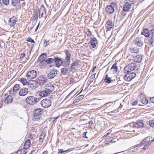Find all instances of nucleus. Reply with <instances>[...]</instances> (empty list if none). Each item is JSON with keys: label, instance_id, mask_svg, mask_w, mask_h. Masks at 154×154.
I'll use <instances>...</instances> for the list:
<instances>
[{"label": "nucleus", "instance_id": "f257e3e1", "mask_svg": "<svg viewBox=\"0 0 154 154\" xmlns=\"http://www.w3.org/2000/svg\"><path fill=\"white\" fill-rule=\"evenodd\" d=\"M54 57V63L56 67H59L60 66H62L65 67H69V63L68 62H65V60H63L62 59L57 57Z\"/></svg>", "mask_w": 154, "mask_h": 154}, {"label": "nucleus", "instance_id": "f03ea898", "mask_svg": "<svg viewBox=\"0 0 154 154\" xmlns=\"http://www.w3.org/2000/svg\"><path fill=\"white\" fill-rule=\"evenodd\" d=\"M138 69L135 63H132L126 66L124 68V72L126 74L133 72L134 70Z\"/></svg>", "mask_w": 154, "mask_h": 154}, {"label": "nucleus", "instance_id": "7ed1b4c3", "mask_svg": "<svg viewBox=\"0 0 154 154\" xmlns=\"http://www.w3.org/2000/svg\"><path fill=\"white\" fill-rule=\"evenodd\" d=\"M117 8V4L116 3L112 2L110 5L107 6L106 10L107 13L111 14L114 11V8Z\"/></svg>", "mask_w": 154, "mask_h": 154}, {"label": "nucleus", "instance_id": "20e7f679", "mask_svg": "<svg viewBox=\"0 0 154 154\" xmlns=\"http://www.w3.org/2000/svg\"><path fill=\"white\" fill-rule=\"evenodd\" d=\"M42 111L40 109H35L33 113V116L32 118L33 120L36 121L39 119L41 117V114Z\"/></svg>", "mask_w": 154, "mask_h": 154}, {"label": "nucleus", "instance_id": "39448f33", "mask_svg": "<svg viewBox=\"0 0 154 154\" xmlns=\"http://www.w3.org/2000/svg\"><path fill=\"white\" fill-rule=\"evenodd\" d=\"M135 3L134 1H129V2H126L123 6V10L124 11L127 12L129 11L131 8V6L133 5Z\"/></svg>", "mask_w": 154, "mask_h": 154}, {"label": "nucleus", "instance_id": "423d86ee", "mask_svg": "<svg viewBox=\"0 0 154 154\" xmlns=\"http://www.w3.org/2000/svg\"><path fill=\"white\" fill-rule=\"evenodd\" d=\"M136 76V73L133 71L126 74L124 75V78L125 80L127 81L130 82Z\"/></svg>", "mask_w": 154, "mask_h": 154}, {"label": "nucleus", "instance_id": "0eeeda50", "mask_svg": "<svg viewBox=\"0 0 154 154\" xmlns=\"http://www.w3.org/2000/svg\"><path fill=\"white\" fill-rule=\"evenodd\" d=\"M148 42L151 46L152 47L154 43V29H152L149 31Z\"/></svg>", "mask_w": 154, "mask_h": 154}, {"label": "nucleus", "instance_id": "6e6552de", "mask_svg": "<svg viewBox=\"0 0 154 154\" xmlns=\"http://www.w3.org/2000/svg\"><path fill=\"white\" fill-rule=\"evenodd\" d=\"M58 72L54 69H51L47 74L48 78L49 79H52L57 75Z\"/></svg>", "mask_w": 154, "mask_h": 154}, {"label": "nucleus", "instance_id": "1a4fd4ad", "mask_svg": "<svg viewBox=\"0 0 154 154\" xmlns=\"http://www.w3.org/2000/svg\"><path fill=\"white\" fill-rule=\"evenodd\" d=\"M37 75V72L32 70L28 72L26 74V76L27 79L29 80L35 79Z\"/></svg>", "mask_w": 154, "mask_h": 154}, {"label": "nucleus", "instance_id": "9d476101", "mask_svg": "<svg viewBox=\"0 0 154 154\" xmlns=\"http://www.w3.org/2000/svg\"><path fill=\"white\" fill-rule=\"evenodd\" d=\"M25 100L28 104L30 105H34L36 103L37 99L34 96H30L27 97Z\"/></svg>", "mask_w": 154, "mask_h": 154}, {"label": "nucleus", "instance_id": "9b49d317", "mask_svg": "<svg viewBox=\"0 0 154 154\" xmlns=\"http://www.w3.org/2000/svg\"><path fill=\"white\" fill-rule=\"evenodd\" d=\"M51 100L47 98L44 99L41 102V105L44 108L49 107L51 105Z\"/></svg>", "mask_w": 154, "mask_h": 154}, {"label": "nucleus", "instance_id": "f8f14e48", "mask_svg": "<svg viewBox=\"0 0 154 154\" xmlns=\"http://www.w3.org/2000/svg\"><path fill=\"white\" fill-rule=\"evenodd\" d=\"M44 88L48 93L50 94L51 92L54 89V86L50 83L45 84L44 86Z\"/></svg>", "mask_w": 154, "mask_h": 154}, {"label": "nucleus", "instance_id": "ddd939ff", "mask_svg": "<svg viewBox=\"0 0 154 154\" xmlns=\"http://www.w3.org/2000/svg\"><path fill=\"white\" fill-rule=\"evenodd\" d=\"M133 127L137 128H143L144 127V124L142 120H138L133 124Z\"/></svg>", "mask_w": 154, "mask_h": 154}, {"label": "nucleus", "instance_id": "4468645a", "mask_svg": "<svg viewBox=\"0 0 154 154\" xmlns=\"http://www.w3.org/2000/svg\"><path fill=\"white\" fill-rule=\"evenodd\" d=\"M134 42L135 45L139 47H142L143 44V42L141 39L139 37L136 38L134 40Z\"/></svg>", "mask_w": 154, "mask_h": 154}, {"label": "nucleus", "instance_id": "2eb2a0df", "mask_svg": "<svg viewBox=\"0 0 154 154\" xmlns=\"http://www.w3.org/2000/svg\"><path fill=\"white\" fill-rule=\"evenodd\" d=\"M46 56L47 54L46 53H44L42 54L39 57L38 59V62L45 63V59Z\"/></svg>", "mask_w": 154, "mask_h": 154}, {"label": "nucleus", "instance_id": "dca6fc26", "mask_svg": "<svg viewBox=\"0 0 154 154\" xmlns=\"http://www.w3.org/2000/svg\"><path fill=\"white\" fill-rule=\"evenodd\" d=\"M28 92V89L27 88H23L19 91V94L20 96H23L26 95Z\"/></svg>", "mask_w": 154, "mask_h": 154}, {"label": "nucleus", "instance_id": "f3484780", "mask_svg": "<svg viewBox=\"0 0 154 154\" xmlns=\"http://www.w3.org/2000/svg\"><path fill=\"white\" fill-rule=\"evenodd\" d=\"M38 83H39L40 85H42L46 82L47 79L46 77L42 75L38 78Z\"/></svg>", "mask_w": 154, "mask_h": 154}, {"label": "nucleus", "instance_id": "a211bd4d", "mask_svg": "<svg viewBox=\"0 0 154 154\" xmlns=\"http://www.w3.org/2000/svg\"><path fill=\"white\" fill-rule=\"evenodd\" d=\"M90 43L92 47L93 48H95L96 47L97 45H98V42L95 38H93L91 39Z\"/></svg>", "mask_w": 154, "mask_h": 154}, {"label": "nucleus", "instance_id": "6ab92c4d", "mask_svg": "<svg viewBox=\"0 0 154 154\" xmlns=\"http://www.w3.org/2000/svg\"><path fill=\"white\" fill-rule=\"evenodd\" d=\"M16 17L13 16L10 18L8 22V25L11 26H13L16 23Z\"/></svg>", "mask_w": 154, "mask_h": 154}, {"label": "nucleus", "instance_id": "aec40b11", "mask_svg": "<svg viewBox=\"0 0 154 154\" xmlns=\"http://www.w3.org/2000/svg\"><path fill=\"white\" fill-rule=\"evenodd\" d=\"M65 53L66 55V57H65V60L66 61H65V62H68L69 63V66L70 65V60H71L70 57L71 56V54L70 52L67 50H65Z\"/></svg>", "mask_w": 154, "mask_h": 154}, {"label": "nucleus", "instance_id": "412c9836", "mask_svg": "<svg viewBox=\"0 0 154 154\" xmlns=\"http://www.w3.org/2000/svg\"><path fill=\"white\" fill-rule=\"evenodd\" d=\"M132 60L134 62L139 63L142 60V56L141 55H137L133 57Z\"/></svg>", "mask_w": 154, "mask_h": 154}, {"label": "nucleus", "instance_id": "4be33fe9", "mask_svg": "<svg viewBox=\"0 0 154 154\" xmlns=\"http://www.w3.org/2000/svg\"><path fill=\"white\" fill-rule=\"evenodd\" d=\"M38 10L35 9L34 11L33 16L32 17L33 21H37L38 18Z\"/></svg>", "mask_w": 154, "mask_h": 154}, {"label": "nucleus", "instance_id": "5701e85b", "mask_svg": "<svg viewBox=\"0 0 154 154\" xmlns=\"http://www.w3.org/2000/svg\"><path fill=\"white\" fill-rule=\"evenodd\" d=\"M150 30L148 28H145L143 30L141 34L144 35L146 37H149V33Z\"/></svg>", "mask_w": 154, "mask_h": 154}, {"label": "nucleus", "instance_id": "b1692460", "mask_svg": "<svg viewBox=\"0 0 154 154\" xmlns=\"http://www.w3.org/2000/svg\"><path fill=\"white\" fill-rule=\"evenodd\" d=\"M112 22L110 21H107L106 24V31H110L112 28Z\"/></svg>", "mask_w": 154, "mask_h": 154}, {"label": "nucleus", "instance_id": "393cba45", "mask_svg": "<svg viewBox=\"0 0 154 154\" xmlns=\"http://www.w3.org/2000/svg\"><path fill=\"white\" fill-rule=\"evenodd\" d=\"M13 98L11 95L7 96L5 100V103L8 104L11 103L13 101Z\"/></svg>", "mask_w": 154, "mask_h": 154}, {"label": "nucleus", "instance_id": "a878e982", "mask_svg": "<svg viewBox=\"0 0 154 154\" xmlns=\"http://www.w3.org/2000/svg\"><path fill=\"white\" fill-rule=\"evenodd\" d=\"M12 5L15 7H18L20 5V0H11Z\"/></svg>", "mask_w": 154, "mask_h": 154}, {"label": "nucleus", "instance_id": "bb28decb", "mask_svg": "<svg viewBox=\"0 0 154 154\" xmlns=\"http://www.w3.org/2000/svg\"><path fill=\"white\" fill-rule=\"evenodd\" d=\"M66 67L63 68L61 69V75H65L68 73L69 70L70 69H68Z\"/></svg>", "mask_w": 154, "mask_h": 154}, {"label": "nucleus", "instance_id": "cd10ccee", "mask_svg": "<svg viewBox=\"0 0 154 154\" xmlns=\"http://www.w3.org/2000/svg\"><path fill=\"white\" fill-rule=\"evenodd\" d=\"M84 96L83 95H80L77 97L74 100L73 103L75 104L79 102L83 98Z\"/></svg>", "mask_w": 154, "mask_h": 154}, {"label": "nucleus", "instance_id": "c85d7f7f", "mask_svg": "<svg viewBox=\"0 0 154 154\" xmlns=\"http://www.w3.org/2000/svg\"><path fill=\"white\" fill-rule=\"evenodd\" d=\"M115 139L112 137L107 138L105 141V143L106 144H108L111 143H114L116 142Z\"/></svg>", "mask_w": 154, "mask_h": 154}, {"label": "nucleus", "instance_id": "c756f323", "mask_svg": "<svg viewBox=\"0 0 154 154\" xmlns=\"http://www.w3.org/2000/svg\"><path fill=\"white\" fill-rule=\"evenodd\" d=\"M79 65V63L76 61H73L71 64V66L70 67L71 70L75 69V67Z\"/></svg>", "mask_w": 154, "mask_h": 154}, {"label": "nucleus", "instance_id": "7c9ffc66", "mask_svg": "<svg viewBox=\"0 0 154 154\" xmlns=\"http://www.w3.org/2000/svg\"><path fill=\"white\" fill-rule=\"evenodd\" d=\"M30 141L29 139L27 140L25 142L24 145V149H27L30 146Z\"/></svg>", "mask_w": 154, "mask_h": 154}, {"label": "nucleus", "instance_id": "2f4dec72", "mask_svg": "<svg viewBox=\"0 0 154 154\" xmlns=\"http://www.w3.org/2000/svg\"><path fill=\"white\" fill-rule=\"evenodd\" d=\"M27 152V150L26 149H21L18 151L15 154H26Z\"/></svg>", "mask_w": 154, "mask_h": 154}, {"label": "nucleus", "instance_id": "473e14b6", "mask_svg": "<svg viewBox=\"0 0 154 154\" xmlns=\"http://www.w3.org/2000/svg\"><path fill=\"white\" fill-rule=\"evenodd\" d=\"M48 94H49L45 90L40 92L39 93V95L42 97H44L47 96Z\"/></svg>", "mask_w": 154, "mask_h": 154}, {"label": "nucleus", "instance_id": "72a5a7b5", "mask_svg": "<svg viewBox=\"0 0 154 154\" xmlns=\"http://www.w3.org/2000/svg\"><path fill=\"white\" fill-rule=\"evenodd\" d=\"M54 61V57L53 58H50L48 59L45 60V63H46L47 64L51 63Z\"/></svg>", "mask_w": 154, "mask_h": 154}, {"label": "nucleus", "instance_id": "f704fd0d", "mask_svg": "<svg viewBox=\"0 0 154 154\" xmlns=\"http://www.w3.org/2000/svg\"><path fill=\"white\" fill-rule=\"evenodd\" d=\"M38 13H46V9L43 5L41 6L40 9L38 10Z\"/></svg>", "mask_w": 154, "mask_h": 154}, {"label": "nucleus", "instance_id": "c9c22d12", "mask_svg": "<svg viewBox=\"0 0 154 154\" xmlns=\"http://www.w3.org/2000/svg\"><path fill=\"white\" fill-rule=\"evenodd\" d=\"M113 70L114 73H116L118 71V68L116 63L114 64L111 68V70Z\"/></svg>", "mask_w": 154, "mask_h": 154}, {"label": "nucleus", "instance_id": "e433bc0d", "mask_svg": "<svg viewBox=\"0 0 154 154\" xmlns=\"http://www.w3.org/2000/svg\"><path fill=\"white\" fill-rule=\"evenodd\" d=\"M96 74L95 73L91 75L89 78L88 82L89 84V85H90L91 83L92 82L94 81V79L95 78V75Z\"/></svg>", "mask_w": 154, "mask_h": 154}, {"label": "nucleus", "instance_id": "4c0bfd02", "mask_svg": "<svg viewBox=\"0 0 154 154\" xmlns=\"http://www.w3.org/2000/svg\"><path fill=\"white\" fill-rule=\"evenodd\" d=\"M18 80L21 82L23 85H27L28 83L26 79L23 78H20L18 79Z\"/></svg>", "mask_w": 154, "mask_h": 154}, {"label": "nucleus", "instance_id": "58836bf2", "mask_svg": "<svg viewBox=\"0 0 154 154\" xmlns=\"http://www.w3.org/2000/svg\"><path fill=\"white\" fill-rule=\"evenodd\" d=\"M112 81L111 78L109 77L108 76V74H107L106 75L105 78L104 79L105 82L106 83L109 84L111 83Z\"/></svg>", "mask_w": 154, "mask_h": 154}, {"label": "nucleus", "instance_id": "ea45409f", "mask_svg": "<svg viewBox=\"0 0 154 154\" xmlns=\"http://www.w3.org/2000/svg\"><path fill=\"white\" fill-rule=\"evenodd\" d=\"M19 85L18 84H16L13 87V91L14 92H16L19 90Z\"/></svg>", "mask_w": 154, "mask_h": 154}, {"label": "nucleus", "instance_id": "a19ab883", "mask_svg": "<svg viewBox=\"0 0 154 154\" xmlns=\"http://www.w3.org/2000/svg\"><path fill=\"white\" fill-rule=\"evenodd\" d=\"M130 50L131 52L133 53H137L139 51L138 49L136 48H130Z\"/></svg>", "mask_w": 154, "mask_h": 154}, {"label": "nucleus", "instance_id": "79ce46f5", "mask_svg": "<svg viewBox=\"0 0 154 154\" xmlns=\"http://www.w3.org/2000/svg\"><path fill=\"white\" fill-rule=\"evenodd\" d=\"M141 102L143 104L146 105L148 103V100L147 98L143 97L142 99Z\"/></svg>", "mask_w": 154, "mask_h": 154}, {"label": "nucleus", "instance_id": "37998d69", "mask_svg": "<svg viewBox=\"0 0 154 154\" xmlns=\"http://www.w3.org/2000/svg\"><path fill=\"white\" fill-rule=\"evenodd\" d=\"M39 14V18H43L44 19H45L47 17L46 13H38Z\"/></svg>", "mask_w": 154, "mask_h": 154}, {"label": "nucleus", "instance_id": "c03bdc74", "mask_svg": "<svg viewBox=\"0 0 154 154\" xmlns=\"http://www.w3.org/2000/svg\"><path fill=\"white\" fill-rule=\"evenodd\" d=\"M151 138L152 137L150 136H148L145 137L143 140L145 141V142L146 143L149 144L150 140Z\"/></svg>", "mask_w": 154, "mask_h": 154}, {"label": "nucleus", "instance_id": "a18cd8bd", "mask_svg": "<svg viewBox=\"0 0 154 154\" xmlns=\"http://www.w3.org/2000/svg\"><path fill=\"white\" fill-rule=\"evenodd\" d=\"M45 136V134H42L40 136L39 138V142L42 143L43 141V139H44Z\"/></svg>", "mask_w": 154, "mask_h": 154}, {"label": "nucleus", "instance_id": "49530a36", "mask_svg": "<svg viewBox=\"0 0 154 154\" xmlns=\"http://www.w3.org/2000/svg\"><path fill=\"white\" fill-rule=\"evenodd\" d=\"M89 127L91 128H93L94 127V124L92 120L88 122Z\"/></svg>", "mask_w": 154, "mask_h": 154}, {"label": "nucleus", "instance_id": "de8ad7c7", "mask_svg": "<svg viewBox=\"0 0 154 154\" xmlns=\"http://www.w3.org/2000/svg\"><path fill=\"white\" fill-rule=\"evenodd\" d=\"M74 149V148H72V149H69L68 150H66L65 151H64L63 149H60V150L59 153H62L64 152L70 151L72 150H73Z\"/></svg>", "mask_w": 154, "mask_h": 154}, {"label": "nucleus", "instance_id": "09e8293b", "mask_svg": "<svg viewBox=\"0 0 154 154\" xmlns=\"http://www.w3.org/2000/svg\"><path fill=\"white\" fill-rule=\"evenodd\" d=\"M149 124L151 127L154 128V120H150L149 122Z\"/></svg>", "mask_w": 154, "mask_h": 154}, {"label": "nucleus", "instance_id": "8fccbe9b", "mask_svg": "<svg viewBox=\"0 0 154 154\" xmlns=\"http://www.w3.org/2000/svg\"><path fill=\"white\" fill-rule=\"evenodd\" d=\"M3 3L6 5H7L9 3V0H2Z\"/></svg>", "mask_w": 154, "mask_h": 154}, {"label": "nucleus", "instance_id": "3c124183", "mask_svg": "<svg viewBox=\"0 0 154 154\" xmlns=\"http://www.w3.org/2000/svg\"><path fill=\"white\" fill-rule=\"evenodd\" d=\"M73 91H71L65 98V100H67L69 99L70 98V95L73 93Z\"/></svg>", "mask_w": 154, "mask_h": 154}, {"label": "nucleus", "instance_id": "603ef678", "mask_svg": "<svg viewBox=\"0 0 154 154\" xmlns=\"http://www.w3.org/2000/svg\"><path fill=\"white\" fill-rule=\"evenodd\" d=\"M150 145L149 144L146 143L145 145L143 148V149L144 150H146Z\"/></svg>", "mask_w": 154, "mask_h": 154}, {"label": "nucleus", "instance_id": "864d4df0", "mask_svg": "<svg viewBox=\"0 0 154 154\" xmlns=\"http://www.w3.org/2000/svg\"><path fill=\"white\" fill-rule=\"evenodd\" d=\"M88 132L87 131L84 132L82 134L83 137L84 138L85 137L86 138H88V137L86 136V134Z\"/></svg>", "mask_w": 154, "mask_h": 154}, {"label": "nucleus", "instance_id": "5fc2aeb1", "mask_svg": "<svg viewBox=\"0 0 154 154\" xmlns=\"http://www.w3.org/2000/svg\"><path fill=\"white\" fill-rule=\"evenodd\" d=\"M27 41L28 42H31V43H35V42L34 40L31 39V38H28L27 39Z\"/></svg>", "mask_w": 154, "mask_h": 154}, {"label": "nucleus", "instance_id": "6e6d98bb", "mask_svg": "<svg viewBox=\"0 0 154 154\" xmlns=\"http://www.w3.org/2000/svg\"><path fill=\"white\" fill-rule=\"evenodd\" d=\"M48 42L49 41H46L45 40H44V45L45 47H46L48 45Z\"/></svg>", "mask_w": 154, "mask_h": 154}, {"label": "nucleus", "instance_id": "4d7b16f0", "mask_svg": "<svg viewBox=\"0 0 154 154\" xmlns=\"http://www.w3.org/2000/svg\"><path fill=\"white\" fill-rule=\"evenodd\" d=\"M125 12L121 11L120 12L121 16H125L126 14Z\"/></svg>", "mask_w": 154, "mask_h": 154}, {"label": "nucleus", "instance_id": "13d9d810", "mask_svg": "<svg viewBox=\"0 0 154 154\" xmlns=\"http://www.w3.org/2000/svg\"><path fill=\"white\" fill-rule=\"evenodd\" d=\"M150 101L151 103H154V97L150 98Z\"/></svg>", "mask_w": 154, "mask_h": 154}, {"label": "nucleus", "instance_id": "bf43d9fd", "mask_svg": "<svg viewBox=\"0 0 154 154\" xmlns=\"http://www.w3.org/2000/svg\"><path fill=\"white\" fill-rule=\"evenodd\" d=\"M146 143L145 142V141H144L143 140L139 144V145L140 146H142Z\"/></svg>", "mask_w": 154, "mask_h": 154}, {"label": "nucleus", "instance_id": "052dcab7", "mask_svg": "<svg viewBox=\"0 0 154 154\" xmlns=\"http://www.w3.org/2000/svg\"><path fill=\"white\" fill-rule=\"evenodd\" d=\"M25 56V53H22L20 55V58L22 59Z\"/></svg>", "mask_w": 154, "mask_h": 154}, {"label": "nucleus", "instance_id": "680f3d73", "mask_svg": "<svg viewBox=\"0 0 154 154\" xmlns=\"http://www.w3.org/2000/svg\"><path fill=\"white\" fill-rule=\"evenodd\" d=\"M49 121L50 122H53L54 121V118H51L49 119Z\"/></svg>", "mask_w": 154, "mask_h": 154}, {"label": "nucleus", "instance_id": "e2e57ef3", "mask_svg": "<svg viewBox=\"0 0 154 154\" xmlns=\"http://www.w3.org/2000/svg\"><path fill=\"white\" fill-rule=\"evenodd\" d=\"M3 105V102L1 101L0 102V108H1Z\"/></svg>", "mask_w": 154, "mask_h": 154}, {"label": "nucleus", "instance_id": "0e129e2a", "mask_svg": "<svg viewBox=\"0 0 154 154\" xmlns=\"http://www.w3.org/2000/svg\"><path fill=\"white\" fill-rule=\"evenodd\" d=\"M137 101H134V102L132 103V105L133 106L137 104Z\"/></svg>", "mask_w": 154, "mask_h": 154}, {"label": "nucleus", "instance_id": "69168bd1", "mask_svg": "<svg viewBox=\"0 0 154 154\" xmlns=\"http://www.w3.org/2000/svg\"><path fill=\"white\" fill-rule=\"evenodd\" d=\"M74 79L73 78H71L70 79V83H73L74 82Z\"/></svg>", "mask_w": 154, "mask_h": 154}, {"label": "nucleus", "instance_id": "338daca9", "mask_svg": "<svg viewBox=\"0 0 154 154\" xmlns=\"http://www.w3.org/2000/svg\"><path fill=\"white\" fill-rule=\"evenodd\" d=\"M96 68V66H94L91 70L92 72H93L94 71Z\"/></svg>", "mask_w": 154, "mask_h": 154}, {"label": "nucleus", "instance_id": "774afa93", "mask_svg": "<svg viewBox=\"0 0 154 154\" xmlns=\"http://www.w3.org/2000/svg\"><path fill=\"white\" fill-rule=\"evenodd\" d=\"M48 152L47 151H45L43 152L42 154H47Z\"/></svg>", "mask_w": 154, "mask_h": 154}]
</instances>
